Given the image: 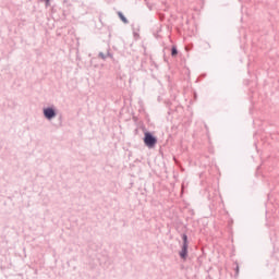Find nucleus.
<instances>
[{"instance_id":"1","label":"nucleus","mask_w":279,"mask_h":279,"mask_svg":"<svg viewBox=\"0 0 279 279\" xmlns=\"http://www.w3.org/2000/svg\"><path fill=\"white\" fill-rule=\"evenodd\" d=\"M144 143L146 147H155L156 144L158 143V140H156V137L154 135H151V133L146 132L144 134Z\"/></svg>"},{"instance_id":"2","label":"nucleus","mask_w":279,"mask_h":279,"mask_svg":"<svg viewBox=\"0 0 279 279\" xmlns=\"http://www.w3.org/2000/svg\"><path fill=\"white\" fill-rule=\"evenodd\" d=\"M44 114L46 119H53V117H56V111H53L51 108H48L44 110Z\"/></svg>"},{"instance_id":"3","label":"nucleus","mask_w":279,"mask_h":279,"mask_svg":"<svg viewBox=\"0 0 279 279\" xmlns=\"http://www.w3.org/2000/svg\"><path fill=\"white\" fill-rule=\"evenodd\" d=\"M189 253V246L183 245L182 251L180 252L181 258H186V254Z\"/></svg>"},{"instance_id":"4","label":"nucleus","mask_w":279,"mask_h":279,"mask_svg":"<svg viewBox=\"0 0 279 279\" xmlns=\"http://www.w3.org/2000/svg\"><path fill=\"white\" fill-rule=\"evenodd\" d=\"M182 239H183V245L189 246V238L186 236V234H183Z\"/></svg>"},{"instance_id":"5","label":"nucleus","mask_w":279,"mask_h":279,"mask_svg":"<svg viewBox=\"0 0 279 279\" xmlns=\"http://www.w3.org/2000/svg\"><path fill=\"white\" fill-rule=\"evenodd\" d=\"M119 16H120L121 21H123V23H128V19H125L123 13H119Z\"/></svg>"},{"instance_id":"6","label":"nucleus","mask_w":279,"mask_h":279,"mask_svg":"<svg viewBox=\"0 0 279 279\" xmlns=\"http://www.w3.org/2000/svg\"><path fill=\"white\" fill-rule=\"evenodd\" d=\"M172 56H178V49L175 47L172 48Z\"/></svg>"}]
</instances>
